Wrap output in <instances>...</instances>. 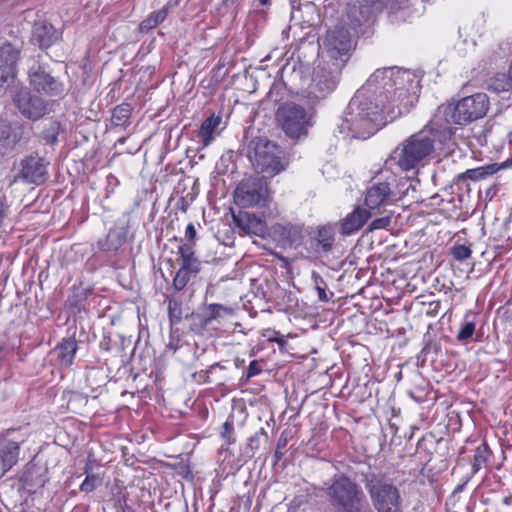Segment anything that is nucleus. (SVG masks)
<instances>
[{
    "mask_svg": "<svg viewBox=\"0 0 512 512\" xmlns=\"http://www.w3.org/2000/svg\"><path fill=\"white\" fill-rule=\"evenodd\" d=\"M416 87L414 75L396 68L377 69L351 99L345 118L339 125L341 134L368 138L385 123L383 113L406 107L410 91Z\"/></svg>",
    "mask_w": 512,
    "mask_h": 512,
    "instance_id": "1",
    "label": "nucleus"
},
{
    "mask_svg": "<svg viewBox=\"0 0 512 512\" xmlns=\"http://www.w3.org/2000/svg\"><path fill=\"white\" fill-rule=\"evenodd\" d=\"M489 104V97L485 93H475L456 103L442 104L431 119V126L442 141H452L454 129L451 125H467L483 118L488 112Z\"/></svg>",
    "mask_w": 512,
    "mask_h": 512,
    "instance_id": "2",
    "label": "nucleus"
},
{
    "mask_svg": "<svg viewBox=\"0 0 512 512\" xmlns=\"http://www.w3.org/2000/svg\"><path fill=\"white\" fill-rule=\"evenodd\" d=\"M436 142L449 147L452 141H442L430 120L422 130L403 141L395 149L393 157L402 170L414 169L433 153Z\"/></svg>",
    "mask_w": 512,
    "mask_h": 512,
    "instance_id": "3",
    "label": "nucleus"
},
{
    "mask_svg": "<svg viewBox=\"0 0 512 512\" xmlns=\"http://www.w3.org/2000/svg\"><path fill=\"white\" fill-rule=\"evenodd\" d=\"M361 482L376 512H403V498L398 486L386 473L361 472Z\"/></svg>",
    "mask_w": 512,
    "mask_h": 512,
    "instance_id": "4",
    "label": "nucleus"
},
{
    "mask_svg": "<svg viewBox=\"0 0 512 512\" xmlns=\"http://www.w3.org/2000/svg\"><path fill=\"white\" fill-rule=\"evenodd\" d=\"M326 495L334 512H372L361 487L345 474L331 479Z\"/></svg>",
    "mask_w": 512,
    "mask_h": 512,
    "instance_id": "5",
    "label": "nucleus"
},
{
    "mask_svg": "<svg viewBox=\"0 0 512 512\" xmlns=\"http://www.w3.org/2000/svg\"><path fill=\"white\" fill-rule=\"evenodd\" d=\"M246 155L257 173L272 177L284 169L282 151L274 142L256 137L247 145Z\"/></svg>",
    "mask_w": 512,
    "mask_h": 512,
    "instance_id": "6",
    "label": "nucleus"
},
{
    "mask_svg": "<svg viewBox=\"0 0 512 512\" xmlns=\"http://www.w3.org/2000/svg\"><path fill=\"white\" fill-rule=\"evenodd\" d=\"M344 66V60L334 61L322 57L314 68L312 80L308 88V96L312 99L320 100L331 94L340 81Z\"/></svg>",
    "mask_w": 512,
    "mask_h": 512,
    "instance_id": "7",
    "label": "nucleus"
},
{
    "mask_svg": "<svg viewBox=\"0 0 512 512\" xmlns=\"http://www.w3.org/2000/svg\"><path fill=\"white\" fill-rule=\"evenodd\" d=\"M276 118L286 135L290 138H300L307 134L312 112L296 103L288 102L279 106Z\"/></svg>",
    "mask_w": 512,
    "mask_h": 512,
    "instance_id": "8",
    "label": "nucleus"
},
{
    "mask_svg": "<svg viewBox=\"0 0 512 512\" xmlns=\"http://www.w3.org/2000/svg\"><path fill=\"white\" fill-rule=\"evenodd\" d=\"M268 197L269 190L265 176L243 179L234 191V201L242 208L265 205Z\"/></svg>",
    "mask_w": 512,
    "mask_h": 512,
    "instance_id": "9",
    "label": "nucleus"
},
{
    "mask_svg": "<svg viewBox=\"0 0 512 512\" xmlns=\"http://www.w3.org/2000/svg\"><path fill=\"white\" fill-rule=\"evenodd\" d=\"M29 138V130L24 125L0 122V158L18 153Z\"/></svg>",
    "mask_w": 512,
    "mask_h": 512,
    "instance_id": "10",
    "label": "nucleus"
},
{
    "mask_svg": "<svg viewBox=\"0 0 512 512\" xmlns=\"http://www.w3.org/2000/svg\"><path fill=\"white\" fill-rule=\"evenodd\" d=\"M352 48V41L349 31L344 27H335L327 32L322 45V57L334 61L349 58V52Z\"/></svg>",
    "mask_w": 512,
    "mask_h": 512,
    "instance_id": "11",
    "label": "nucleus"
},
{
    "mask_svg": "<svg viewBox=\"0 0 512 512\" xmlns=\"http://www.w3.org/2000/svg\"><path fill=\"white\" fill-rule=\"evenodd\" d=\"M12 101L21 115L32 121L39 120L48 111L47 102L32 94L27 88L16 90L12 95Z\"/></svg>",
    "mask_w": 512,
    "mask_h": 512,
    "instance_id": "12",
    "label": "nucleus"
},
{
    "mask_svg": "<svg viewBox=\"0 0 512 512\" xmlns=\"http://www.w3.org/2000/svg\"><path fill=\"white\" fill-rule=\"evenodd\" d=\"M30 86L39 93L48 96H60L64 92V85L53 77L44 65L34 63L28 71Z\"/></svg>",
    "mask_w": 512,
    "mask_h": 512,
    "instance_id": "13",
    "label": "nucleus"
},
{
    "mask_svg": "<svg viewBox=\"0 0 512 512\" xmlns=\"http://www.w3.org/2000/svg\"><path fill=\"white\" fill-rule=\"evenodd\" d=\"M391 180H374L371 182L365 193V205L369 209H378L398 201L396 190L392 188L395 181L394 177H391Z\"/></svg>",
    "mask_w": 512,
    "mask_h": 512,
    "instance_id": "14",
    "label": "nucleus"
},
{
    "mask_svg": "<svg viewBox=\"0 0 512 512\" xmlns=\"http://www.w3.org/2000/svg\"><path fill=\"white\" fill-rule=\"evenodd\" d=\"M21 169L15 180H22L29 184L41 185L47 179V164L37 155H29L22 159Z\"/></svg>",
    "mask_w": 512,
    "mask_h": 512,
    "instance_id": "15",
    "label": "nucleus"
},
{
    "mask_svg": "<svg viewBox=\"0 0 512 512\" xmlns=\"http://www.w3.org/2000/svg\"><path fill=\"white\" fill-rule=\"evenodd\" d=\"M20 53V48L12 43L0 46V88L9 85L16 77Z\"/></svg>",
    "mask_w": 512,
    "mask_h": 512,
    "instance_id": "16",
    "label": "nucleus"
},
{
    "mask_svg": "<svg viewBox=\"0 0 512 512\" xmlns=\"http://www.w3.org/2000/svg\"><path fill=\"white\" fill-rule=\"evenodd\" d=\"M335 227L331 224L319 226L309 232L308 249L316 256L332 251L335 242Z\"/></svg>",
    "mask_w": 512,
    "mask_h": 512,
    "instance_id": "17",
    "label": "nucleus"
},
{
    "mask_svg": "<svg viewBox=\"0 0 512 512\" xmlns=\"http://www.w3.org/2000/svg\"><path fill=\"white\" fill-rule=\"evenodd\" d=\"M60 37L61 33L46 20H38L33 25L31 40L41 49L51 47Z\"/></svg>",
    "mask_w": 512,
    "mask_h": 512,
    "instance_id": "18",
    "label": "nucleus"
},
{
    "mask_svg": "<svg viewBox=\"0 0 512 512\" xmlns=\"http://www.w3.org/2000/svg\"><path fill=\"white\" fill-rule=\"evenodd\" d=\"M382 7L371 3H353L347 7L348 24L354 30L371 21L374 11Z\"/></svg>",
    "mask_w": 512,
    "mask_h": 512,
    "instance_id": "19",
    "label": "nucleus"
},
{
    "mask_svg": "<svg viewBox=\"0 0 512 512\" xmlns=\"http://www.w3.org/2000/svg\"><path fill=\"white\" fill-rule=\"evenodd\" d=\"M234 220L237 226L246 234L262 238L267 234V225L265 220L254 213L240 212L237 216L234 215Z\"/></svg>",
    "mask_w": 512,
    "mask_h": 512,
    "instance_id": "20",
    "label": "nucleus"
},
{
    "mask_svg": "<svg viewBox=\"0 0 512 512\" xmlns=\"http://www.w3.org/2000/svg\"><path fill=\"white\" fill-rule=\"evenodd\" d=\"M274 236L284 246L298 247L303 240V228L297 224H276L272 228Z\"/></svg>",
    "mask_w": 512,
    "mask_h": 512,
    "instance_id": "21",
    "label": "nucleus"
},
{
    "mask_svg": "<svg viewBox=\"0 0 512 512\" xmlns=\"http://www.w3.org/2000/svg\"><path fill=\"white\" fill-rule=\"evenodd\" d=\"M370 218L368 210L357 207L349 213L341 222V233L343 235H351L361 229Z\"/></svg>",
    "mask_w": 512,
    "mask_h": 512,
    "instance_id": "22",
    "label": "nucleus"
},
{
    "mask_svg": "<svg viewBox=\"0 0 512 512\" xmlns=\"http://www.w3.org/2000/svg\"><path fill=\"white\" fill-rule=\"evenodd\" d=\"M179 268L197 277L201 270V262L195 256V251L191 244H180L178 247Z\"/></svg>",
    "mask_w": 512,
    "mask_h": 512,
    "instance_id": "23",
    "label": "nucleus"
},
{
    "mask_svg": "<svg viewBox=\"0 0 512 512\" xmlns=\"http://www.w3.org/2000/svg\"><path fill=\"white\" fill-rule=\"evenodd\" d=\"M77 341L75 338H64L53 350V354L57 358L61 366L69 367L73 363L75 353L77 351Z\"/></svg>",
    "mask_w": 512,
    "mask_h": 512,
    "instance_id": "24",
    "label": "nucleus"
},
{
    "mask_svg": "<svg viewBox=\"0 0 512 512\" xmlns=\"http://www.w3.org/2000/svg\"><path fill=\"white\" fill-rule=\"evenodd\" d=\"M19 452V444L15 441H7L0 446V459L4 471H8L18 462Z\"/></svg>",
    "mask_w": 512,
    "mask_h": 512,
    "instance_id": "25",
    "label": "nucleus"
},
{
    "mask_svg": "<svg viewBox=\"0 0 512 512\" xmlns=\"http://www.w3.org/2000/svg\"><path fill=\"white\" fill-rule=\"evenodd\" d=\"M500 169L501 166L496 163L468 169L464 173L459 174V181L464 182L465 178H470L472 181H481L494 175Z\"/></svg>",
    "mask_w": 512,
    "mask_h": 512,
    "instance_id": "26",
    "label": "nucleus"
},
{
    "mask_svg": "<svg viewBox=\"0 0 512 512\" xmlns=\"http://www.w3.org/2000/svg\"><path fill=\"white\" fill-rule=\"evenodd\" d=\"M132 107L128 103H121L113 108L111 114V125L113 127L125 128L130 124Z\"/></svg>",
    "mask_w": 512,
    "mask_h": 512,
    "instance_id": "27",
    "label": "nucleus"
},
{
    "mask_svg": "<svg viewBox=\"0 0 512 512\" xmlns=\"http://www.w3.org/2000/svg\"><path fill=\"white\" fill-rule=\"evenodd\" d=\"M488 90L495 93L512 92V79L509 71L497 73L489 79Z\"/></svg>",
    "mask_w": 512,
    "mask_h": 512,
    "instance_id": "28",
    "label": "nucleus"
},
{
    "mask_svg": "<svg viewBox=\"0 0 512 512\" xmlns=\"http://www.w3.org/2000/svg\"><path fill=\"white\" fill-rule=\"evenodd\" d=\"M221 118L219 116L211 115L201 124L199 136L204 146H208L213 140V132L220 125Z\"/></svg>",
    "mask_w": 512,
    "mask_h": 512,
    "instance_id": "29",
    "label": "nucleus"
},
{
    "mask_svg": "<svg viewBox=\"0 0 512 512\" xmlns=\"http://www.w3.org/2000/svg\"><path fill=\"white\" fill-rule=\"evenodd\" d=\"M490 456L491 450L489 449L486 442H482L479 446L476 447L472 461L473 474L477 473L481 468L487 466V462Z\"/></svg>",
    "mask_w": 512,
    "mask_h": 512,
    "instance_id": "30",
    "label": "nucleus"
},
{
    "mask_svg": "<svg viewBox=\"0 0 512 512\" xmlns=\"http://www.w3.org/2000/svg\"><path fill=\"white\" fill-rule=\"evenodd\" d=\"M231 312L232 310L229 307L217 303L209 304L201 310V313L209 324L214 320L221 318L225 314H230Z\"/></svg>",
    "mask_w": 512,
    "mask_h": 512,
    "instance_id": "31",
    "label": "nucleus"
},
{
    "mask_svg": "<svg viewBox=\"0 0 512 512\" xmlns=\"http://www.w3.org/2000/svg\"><path fill=\"white\" fill-rule=\"evenodd\" d=\"M167 14L168 10L166 8H162L158 11L151 13L145 20L141 22L140 31L148 32L151 29L157 27L166 19Z\"/></svg>",
    "mask_w": 512,
    "mask_h": 512,
    "instance_id": "32",
    "label": "nucleus"
},
{
    "mask_svg": "<svg viewBox=\"0 0 512 512\" xmlns=\"http://www.w3.org/2000/svg\"><path fill=\"white\" fill-rule=\"evenodd\" d=\"M267 438H268V435H267L266 431L264 430V428H261L259 431H257L254 435H252L248 439V442L244 449V454L249 458L254 457L255 453L260 448L261 439L267 440Z\"/></svg>",
    "mask_w": 512,
    "mask_h": 512,
    "instance_id": "33",
    "label": "nucleus"
},
{
    "mask_svg": "<svg viewBox=\"0 0 512 512\" xmlns=\"http://www.w3.org/2000/svg\"><path fill=\"white\" fill-rule=\"evenodd\" d=\"M186 319L189 321L190 331L195 334H202L210 325L201 312H193Z\"/></svg>",
    "mask_w": 512,
    "mask_h": 512,
    "instance_id": "34",
    "label": "nucleus"
},
{
    "mask_svg": "<svg viewBox=\"0 0 512 512\" xmlns=\"http://www.w3.org/2000/svg\"><path fill=\"white\" fill-rule=\"evenodd\" d=\"M311 277L314 283V287L317 291L318 299L321 302H328L334 294L333 292H330V294L326 292L327 284L325 280L316 271L312 272Z\"/></svg>",
    "mask_w": 512,
    "mask_h": 512,
    "instance_id": "35",
    "label": "nucleus"
},
{
    "mask_svg": "<svg viewBox=\"0 0 512 512\" xmlns=\"http://www.w3.org/2000/svg\"><path fill=\"white\" fill-rule=\"evenodd\" d=\"M196 278V276L184 271V269H178L173 279V287L177 291L183 290L190 280Z\"/></svg>",
    "mask_w": 512,
    "mask_h": 512,
    "instance_id": "36",
    "label": "nucleus"
},
{
    "mask_svg": "<svg viewBox=\"0 0 512 512\" xmlns=\"http://www.w3.org/2000/svg\"><path fill=\"white\" fill-rule=\"evenodd\" d=\"M472 250L464 244H455L451 248V255L457 261H464L471 257Z\"/></svg>",
    "mask_w": 512,
    "mask_h": 512,
    "instance_id": "37",
    "label": "nucleus"
},
{
    "mask_svg": "<svg viewBox=\"0 0 512 512\" xmlns=\"http://www.w3.org/2000/svg\"><path fill=\"white\" fill-rule=\"evenodd\" d=\"M475 326V322L473 321H466L463 323L457 333V340L466 341L470 339L474 334Z\"/></svg>",
    "mask_w": 512,
    "mask_h": 512,
    "instance_id": "38",
    "label": "nucleus"
},
{
    "mask_svg": "<svg viewBox=\"0 0 512 512\" xmlns=\"http://www.w3.org/2000/svg\"><path fill=\"white\" fill-rule=\"evenodd\" d=\"M116 238L118 239V236L110 232L104 241L98 242L99 248L103 251H116L120 244V241H117V243L114 241Z\"/></svg>",
    "mask_w": 512,
    "mask_h": 512,
    "instance_id": "39",
    "label": "nucleus"
},
{
    "mask_svg": "<svg viewBox=\"0 0 512 512\" xmlns=\"http://www.w3.org/2000/svg\"><path fill=\"white\" fill-rule=\"evenodd\" d=\"M60 129V124L57 121H50L49 127L43 131V138L47 143H55Z\"/></svg>",
    "mask_w": 512,
    "mask_h": 512,
    "instance_id": "40",
    "label": "nucleus"
},
{
    "mask_svg": "<svg viewBox=\"0 0 512 512\" xmlns=\"http://www.w3.org/2000/svg\"><path fill=\"white\" fill-rule=\"evenodd\" d=\"M410 192L412 193L411 197L414 199L415 198L414 193H416V185L415 184H413L409 180L401 181L398 184V191H396L398 200L403 196H408L410 194Z\"/></svg>",
    "mask_w": 512,
    "mask_h": 512,
    "instance_id": "41",
    "label": "nucleus"
},
{
    "mask_svg": "<svg viewBox=\"0 0 512 512\" xmlns=\"http://www.w3.org/2000/svg\"><path fill=\"white\" fill-rule=\"evenodd\" d=\"M100 479L95 475H87L80 485V490L86 493L92 492L100 484Z\"/></svg>",
    "mask_w": 512,
    "mask_h": 512,
    "instance_id": "42",
    "label": "nucleus"
},
{
    "mask_svg": "<svg viewBox=\"0 0 512 512\" xmlns=\"http://www.w3.org/2000/svg\"><path fill=\"white\" fill-rule=\"evenodd\" d=\"M168 312L172 323L179 322L181 320L180 305L172 299H169Z\"/></svg>",
    "mask_w": 512,
    "mask_h": 512,
    "instance_id": "43",
    "label": "nucleus"
},
{
    "mask_svg": "<svg viewBox=\"0 0 512 512\" xmlns=\"http://www.w3.org/2000/svg\"><path fill=\"white\" fill-rule=\"evenodd\" d=\"M10 214V204L5 194L0 196V228L4 225L5 220Z\"/></svg>",
    "mask_w": 512,
    "mask_h": 512,
    "instance_id": "44",
    "label": "nucleus"
},
{
    "mask_svg": "<svg viewBox=\"0 0 512 512\" xmlns=\"http://www.w3.org/2000/svg\"><path fill=\"white\" fill-rule=\"evenodd\" d=\"M310 495L308 493L300 494L294 497V499L291 501L289 511L295 512L296 509H299L304 504H307L309 502Z\"/></svg>",
    "mask_w": 512,
    "mask_h": 512,
    "instance_id": "45",
    "label": "nucleus"
},
{
    "mask_svg": "<svg viewBox=\"0 0 512 512\" xmlns=\"http://www.w3.org/2000/svg\"><path fill=\"white\" fill-rule=\"evenodd\" d=\"M497 192H498L497 185L492 184V185L485 187V189L481 188L479 190V196L484 201H491L493 199V197L497 194Z\"/></svg>",
    "mask_w": 512,
    "mask_h": 512,
    "instance_id": "46",
    "label": "nucleus"
},
{
    "mask_svg": "<svg viewBox=\"0 0 512 512\" xmlns=\"http://www.w3.org/2000/svg\"><path fill=\"white\" fill-rule=\"evenodd\" d=\"M424 306H426L425 314L430 317H435L438 315L441 302L439 300L437 301H431L429 303H423Z\"/></svg>",
    "mask_w": 512,
    "mask_h": 512,
    "instance_id": "47",
    "label": "nucleus"
},
{
    "mask_svg": "<svg viewBox=\"0 0 512 512\" xmlns=\"http://www.w3.org/2000/svg\"><path fill=\"white\" fill-rule=\"evenodd\" d=\"M262 371L259 362L257 360H253L250 362L247 373L244 376L245 380L248 381L251 377L258 375Z\"/></svg>",
    "mask_w": 512,
    "mask_h": 512,
    "instance_id": "48",
    "label": "nucleus"
},
{
    "mask_svg": "<svg viewBox=\"0 0 512 512\" xmlns=\"http://www.w3.org/2000/svg\"><path fill=\"white\" fill-rule=\"evenodd\" d=\"M196 229H195V226L193 223H189L186 227V231H185V237L187 239V242L185 244H191L192 245V249H194V245H195V239H196Z\"/></svg>",
    "mask_w": 512,
    "mask_h": 512,
    "instance_id": "49",
    "label": "nucleus"
},
{
    "mask_svg": "<svg viewBox=\"0 0 512 512\" xmlns=\"http://www.w3.org/2000/svg\"><path fill=\"white\" fill-rule=\"evenodd\" d=\"M390 223H391V217L385 216V217L374 219L371 222L370 226H371V229H382V228H386L387 226H389Z\"/></svg>",
    "mask_w": 512,
    "mask_h": 512,
    "instance_id": "50",
    "label": "nucleus"
},
{
    "mask_svg": "<svg viewBox=\"0 0 512 512\" xmlns=\"http://www.w3.org/2000/svg\"><path fill=\"white\" fill-rule=\"evenodd\" d=\"M364 2L371 3V4H378L380 7L384 6H393L394 3L397 4H403L404 0H363Z\"/></svg>",
    "mask_w": 512,
    "mask_h": 512,
    "instance_id": "51",
    "label": "nucleus"
},
{
    "mask_svg": "<svg viewBox=\"0 0 512 512\" xmlns=\"http://www.w3.org/2000/svg\"><path fill=\"white\" fill-rule=\"evenodd\" d=\"M468 180H470V178H465L464 182H460L459 181V175L455 178L454 180V183L455 185L461 189V190H467L469 191V183H468Z\"/></svg>",
    "mask_w": 512,
    "mask_h": 512,
    "instance_id": "52",
    "label": "nucleus"
},
{
    "mask_svg": "<svg viewBox=\"0 0 512 512\" xmlns=\"http://www.w3.org/2000/svg\"><path fill=\"white\" fill-rule=\"evenodd\" d=\"M223 433H222V436L223 437H226L227 435L231 434L232 431H233V424L231 422H228L226 421L224 424H223Z\"/></svg>",
    "mask_w": 512,
    "mask_h": 512,
    "instance_id": "53",
    "label": "nucleus"
},
{
    "mask_svg": "<svg viewBox=\"0 0 512 512\" xmlns=\"http://www.w3.org/2000/svg\"><path fill=\"white\" fill-rule=\"evenodd\" d=\"M286 443H287V440L286 438H283V436H281L277 442V447L278 449H282L286 446Z\"/></svg>",
    "mask_w": 512,
    "mask_h": 512,
    "instance_id": "54",
    "label": "nucleus"
},
{
    "mask_svg": "<svg viewBox=\"0 0 512 512\" xmlns=\"http://www.w3.org/2000/svg\"><path fill=\"white\" fill-rule=\"evenodd\" d=\"M281 449L276 448L275 451V458L276 460H280L282 458V453L280 452Z\"/></svg>",
    "mask_w": 512,
    "mask_h": 512,
    "instance_id": "55",
    "label": "nucleus"
},
{
    "mask_svg": "<svg viewBox=\"0 0 512 512\" xmlns=\"http://www.w3.org/2000/svg\"><path fill=\"white\" fill-rule=\"evenodd\" d=\"M261 5H267L269 3V0H259Z\"/></svg>",
    "mask_w": 512,
    "mask_h": 512,
    "instance_id": "56",
    "label": "nucleus"
},
{
    "mask_svg": "<svg viewBox=\"0 0 512 512\" xmlns=\"http://www.w3.org/2000/svg\"><path fill=\"white\" fill-rule=\"evenodd\" d=\"M462 488H463V486H462V485L457 486V487H456V489H455V492L461 491V490H462Z\"/></svg>",
    "mask_w": 512,
    "mask_h": 512,
    "instance_id": "57",
    "label": "nucleus"
}]
</instances>
